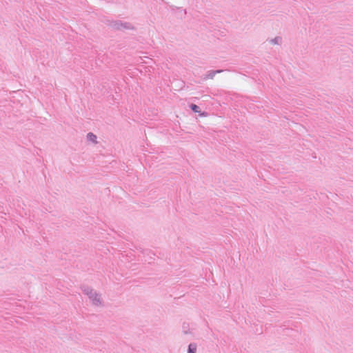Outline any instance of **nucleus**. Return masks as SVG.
Masks as SVG:
<instances>
[{
  "label": "nucleus",
  "instance_id": "7ed1b4c3",
  "mask_svg": "<svg viewBox=\"0 0 353 353\" xmlns=\"http://www.w3.org/2000/svg\"><path fill=\"white\" fill-rule=\"evenodd\" d=\"M196 344H192V343L190 344L188 353H196Z\"/></svg>",
  "mask_w": 353,
  "mask_h": 353
},
{
  "label": "nucleus",
  "instance_id": "20e7f679",
  "mask_svg": "<svg viewBox=\"0 0 353 353\" xmlns=\"http://www.w3.org/2000/svg\"><path fill=\"white\" fill-rule=\"evenodd\" d=\"M190 108L194 112H196V113H200L201 112V110H200L199 107L198 105H196V104H192L190 105Z\"/></svg>",
  "mask_w": 353,
  "mask_h": 353
},
{
  "label": "nucleus",
  "instance_id": "f257e3e1",
  "mask_svg": "<svg viewBox=\"0 0 353 353\" xmlns=\"http://www.w3.org/2000/svg\"><path fill=\"white\" fill-rule=\"evenodd\" d=\"M84 291L89 296L90 299H91L92 300L94 304L97 305L100 302L99 297L92 290H89L88 288V289L85 290Z\"/></svg>",
  "mask_w": 353,
  "mask_h": 353
},
{
  "label": "nucleus",
  "instance_id": "39448f33",
  "mask_svg": "<svg viewBox=\"0 0 353 353\" xmlns=\"http://www.w3.org/2000/svg\"><path fill=\"white\" fill-rule=\"evenodd\" d=\"M201 116H203V117H205V116H206V114H205V113H201Z\"/></svg>",
  "mask_w": 353,
  "mask_h": 353
},
{
  "label": "nucleus",
  "instance_id": "f03ea898",
  "mask_svg": "<svg viewBox=\"0 0 353 353\" xmlns=\"http://www.w3.org/2000/svg\"><path fill=\"white\" fill-rule=\"evenodd\" d=\"M87 138L88 141H92L93 143H97V136L94 134L90 132L87 135Z\"/></svg>",
  "mask_w": 353,
  "mask_h": 353
}]
</instances>
